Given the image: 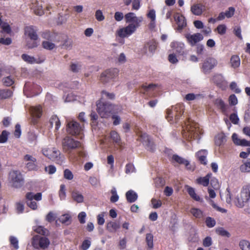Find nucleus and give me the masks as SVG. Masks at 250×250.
Masks as SVG:
<instances>
[{"mask_svg":"<svg viewBox=\"0 0 250 250\" xmlns=\"http://www.w3.org/2000/svg\"><path fill=\"white\" fill-rule=\"evenodd\" d=\"M185 125L183 126L182 134L183 137L188 141L186 145L188 147H190L192 146V141H196L198 143L201 137L202 129L197 123L189 119L185 122Z\"/></svg>","mask_w":250,"mask_h":250,"instance_id":"obj_1","label":"nucleus"},{"mask_svg":"<svg viewBox=\"0 0 250 250\" xmlns=\"http://www.w3.org/2000/svg\"><path fill=\"white\" fill-rule=\"evenodd\" d=\"M36 28L33 26H26L24 28L26 46L28 48L36 47L39 44V37Z\"/></svg>","mask_w":250,"mask_h":250,"instance_id":"obj_2","label":"nucleus"},{"mask_svg":"<svg viewBox=\"0 0 250 250\" xmlns=\"http://www.w3.org/2000/svg\"><path fill=\"white\" fill-rule=\"evenodd\" d=\"M66 121L67 132L72 135H78L82 139L83 137V125L73 120H71L68 117L66 118Z\"/></svg>","mask_w":250,"mask_h":250,"instance_id":"obj_3","label":"nucleus"},{"mask_svg":"<svg viewBox=\"0 0 250 250\" xmlns=\"http://www.w3.org/2000/svg\"><path fill=\"white\" fill-rule=\"evenodd\" d=\"M184 105L182 104H178L175 106H172L171 108L167 110V118L169 121L174 120L177 122L180 116L184 113Z\"/></svg>","mask_w":250,"mask_h":250,"instance_id":"obj_4","label":"nucleus"},{"mask_svg":"<svg viewBox=\"0 0 250 250\" xmlns=\"http://www.w3.org/2000/svg\"><path fill=\"white\" fill-rule=\"evenodd\" d=\"M8 181L12 187L18 188H21L24 183V179L19 170H12L9 173Z\"/></svg>","mask_w":250,"mask_h":250,"instance_id":"obj_5","label":"nucleus"},{"mask_svg":"<svg viewBox=\"0 0 250 250\" xmlns=\"http://www.w3.org/2000/svg\"><path fill=\"white\" fill-rule=\"evenodd\" d=\"M249 201H250V185L242 188L240 196L236 198L234 202L236 206L242 208Z\"/></svg>","mask_w":250,"mask_h":250,"instance_id":"obj_6","label":"nucleus"},{"mask_svg":"<svg viewBox=\"0 0 250 250\" xmlns=\"http://www.w3.org/2000/svg\"><path fill=\"white\" fill-rule=\"evenodd\" d=\"M113 110L112 104L107 102H103L100 100L97 103V110L102 118L108 117Z\"/></svg>","mask_w":250,"mask_h":250,"instance_id":"obj_7","label":"nucleus"},{"mask_svg":"<svg viewBox=\"0 0 250 250\" xmlns=\"http://www.w3.org/2000/svg\"><path fill=\"white\" fill-rule=\"evenodd\" d=\"M26 203L28 207L32 209L36 210L38 208L37 204L34 200L39 201L42 199V195L41 192L34 194L32 192H27L25 195Z\"/></svg>","mask_w":250,"mask_h":250,"instance_id":"obj_8","label":"nucleus"},{"mask_svg":"<svg viewBox=\"0 0 250 250\" xmlns=\"http://www.w3.org/2000/svg\"><path fill=\"white\" fill-rule=\"evenodd\" d=\"M49 244L50 241L46 237L36 235L32 238V245L35 249L45 250L48 248Z\"/></svg>","mask_w":250,"mask_h":250,"instance_id":"obj_9","label":"nucleus"},{"mask_svg":"<svg viewBox=\"0 0 250 250\" xmlns=\"http://www.w3.org/2000/svg\"><path fill=\"white\" fill-rule=\"evenodd\" d=\"M118 73L119 71L117 68L107 69L102 73L100 80L104 83L110 82L118 76Z\"/></svg>","mask_w":250,"mask_h":250,"instance_id":"obj_10","label":"nucleus"},{"mask_svg":"<svg viewBox=\"0 0 250 250\" xmlns=\"http://www.w3.org/2000/svg\"><path fill=\"white\" fill-rule=\"evenodd\" d=\"M81 145L79 141H75L73 138L66 137L62 141V146L64 149L69 150L77 148Z\"/></svg>","mask_w":250,"mask_h":250,"instance_id":"obj_11","label":"nucleus"},{"mask_svg":"<svg viewBox=\"0 0 250 250\" xmlns=\"http://www.w3.org/2000/svg\"><path fill=\"white\" fill-rule=\"evenodd\" d=\"M217 64V61L216 59L211 57L208 58L205 60L202 64V71L205 74L209 73Z\"/></svg>","mask_w":250,"mask_h":250,"instance_id":"obj_12","label":"nucleus"},{"mask_svg":"<svg viewBox=\"0 0 250 250\" xmlns=\"http://www.w3.org/2000/svg\"><path fill=\"white\" fill-rule=\"evenodd\" d=\"M185 37L187 39L188 42L191 46H193L199 42L202 41L204 37L201 33H197L193 34L189 33L186 34Z\"/></svg>","mask_w":250,"mask_h":250,"instance_id":"obj_13","label":"nucleus"},{"mask_svg":"<svg viewBox=\"0 0 250 250\" xmlns=\"http://www.w3.org/2000/svg\"><path fill=\"white\" fill-rule=\"evenodd\" d=\"M157 48V42L154 40H151L146 42L143 48V52L147 56L154 54Z\"/></svg>","mask_w":250,"mask_h":250,"instance_id":"obj_14","label":"nucleus"},{"mask_svg":"<svg viewBox=\"0 0 250 250\" xmlns=\"http://www.w3.org/2000/svg\"><path fill=\"white\" fill-rule=\"evenodd\" d=\"M22 59L25 62L30 64H40L44 62V57H38L37 58L23 54L21 55Z\"/></svg>","mask_w":250,"mask_h":250,"instance_id":"obj_15","label":"nucleus"},{"mask_svg":"<svg viewBox=\"0 0 250 250\" xmlns=\"http://www.w3.org/2000/svg\"><path fill=\"white\" fill-rule=\"evenodd\" d=\"M170 161L175 166L177 164H183L188 169L193 170L194 169V166H192L189 164L188 161L184 159L183 157H171Z\"/></svg>","mask_w":250,"mask_h":250,"instance_id":"obj_16","label":"nucleus"},{"mask_svg":"<svg viewBox=\"0 0 250 250\" xmlns=\"http://www.w3.org/2000/svg\"><path fill=\"white\" fill-rule=\"evenodd\" d=\"M141 140L143 145L147 149L151 151L154 150L155 147L151 138L146 134L141 135Z\"/></svg>","mask_w":250,"mask_h":250,"instance_id":"obj_17","label":"nucleus"},{"mask_svg":"<svg viewBox=\"0 0 250 250\" xmlns=\"http://www.w3.org/2000/svg\"><path fill=\"white\" fill-rule=\"evenodd\" d=\"M37 87H39L38 85H35L30 82H27L24 84L23 92L27 97L37 95L38 93H35L34 92V88Z\"/></svg>","mask_w":250,"mask_h":250,"instance_id":"obj_18","label":"nucleus"},{"mask_svg":"<svg viewBox=\"0 0 250 250\" xmlns=\"http://www.w3.org/2000/svg\"><path fill=\"white\" fill-rule=\"evenodd\" d=\"M174 19L178 25L177 30L181 31L187 25L186 20L185 17L179 13H176L174 16Z\"/></svg>","mask_w":250,"mask_h":250,"instance_id":"obj_19","label":"nucleus"},{"mask_svg":"<svg viewBox=\"0 0 250 250\" xmlns=\"http://www.w3.org/2000/svg\"><path fill=\"white\" fill-rule=\"evenodd\" d=\"M170 46L179 55L185 54V44L182 42H173L171 43Z\"/></svg>","mask_w":250,"mask_h":250,"instance_id":"obj_20","label":"nucleus"},{"mask_svg":"<svg viewBox=\"0 0 250 250\" xmlns=\"http://www.w3.org/2000/svg\"><path fill=\"white\" fill-rule=\"evenodd\" d=\"M29 111L33 117V122L34 124L36 123V121L34 118H39L42 116V108L40 105L36 106H31L29 108Z\"/></svg>","mask_w":250,"mask_h":250,"instance_id":"obj_21","label":"nucleus"},{"mask_svg":"<svg viewBox=\"0 0 250 250\" xmlns=\"http://www.w3.org/2000/svg\"><path fill=\"white\" fill-rule=\"evenodd\" d=\"M125 21L127 23H135L136 21H140V23L142 22L143 18L142 16L136 17L135 13L129 12L125 16Z\"/></svg>","mask_w":250,"mask_h":250,"instance_id":"obj_22","label":"nucleus"},{"mask_svg":"<svg viewBox=\"0 0 250 250\" xmlns=\"http://www.w3.org/2000/svg\"><path fill=\"white\" fill-rule=\"evenodd\" d=\"M111 139L120 149H122L123 148V143L122 142L121 137L119 134L114 130L111 131L110 133Z\"/></svg>","mask_w":250,"mask_h":250,"instance_id":"obj_23","label":"nucleus"},{"mask_svg":"<svg viewBox=\"0 0 250 250\" xmlns=\"http://www.w3.org/2000/svg\"><path fill=\"white\" fill-rule=\"evenodd\" d=\"M232 139L233 143L238 146H250V141H247L246 139H241L239 138L236 133H233L232 135Z\"/></svg>","mask_w":250,"mask_h":250,"instance_id":"obj_24","label":"nucleus"},{"mask_svg":"<svg viewBox=\"0 0 250 250\" xmlns=\"http://www.w3.org/2000/svg\"><path fill=\"white\" fill-rule=\"evenodd\" d=\"M42 152L44 156H59L61 154L60 151L55 148L45 147L42 149Z\"/></svg>","mask_w":250,"mask_h":250,"instance_id":"obj_25","label":"nucleus"},{"mask_svg":"<svg viewBox=\"0 0 250 250\" xmlns=\"http://www.w3.org/2000/svg\"><path fill=\"white\" fill-rule=\"evenodd\" d=\"M205 10V6L200 3L195 4L191 7V12L196 16L201 15Z\"/></svg>","mask_w":250,"mask_h":250,"instance_id":"obj_26","label":"nucleus"},{"mask_svg":"<svg viewBox=\"0 0 250 250\" xmlns=\"http://www.w3.org/2000/svg\"><path fill=\"white\" fill-rule=\"evenodd\" d=\"M214 104L224 114H226L227 113L229 106L221 99L218 98L216 99Z\"/></svg>","mask_w":250,"mask_h":250,"instance_id":"obj_27","label":"nucleus"},{"mask_svg":"<svg viewBox=\"0 0 250 250\" xmlns=\"http://www.w3.org/2000/svg\"><path fill=\"white\" fill-rule=\"evenodd\" d=\"M71 197L72 199L77 203H82L83 202V196L76 189L71 191Z\"/></svg>","mask_w":250,"mask_h":250,"instance_id":"obj_28","label":"nucleus"},{"mask_svg":"<svg viewBox=\"0 0 250 250\" xmlns=\"http://www.w3.org/2000/svg\"><path fill=\"white\" fill-rule=\"evenodd\" d=\"M141 25L140 21H136L135 23H129L125 28L126 32L128 33V35L130 36Z\"/></svg>","mask_w":250,"mask_h":250,"instance_id":"obj_29","label":"nucleus"},{"mask_svg":"<svg viewBox=\"0 0 250 250\" xmlns=\"http://www.w3.org/2000/svg\"><path fill=\"white\" fill-rule=\"evenodd\" d=\"M32 8L33 9L34 13L39 16H42L43 14V10L42 6L39 1H36L32 3Z\"/></svg>","mask_w":250,"mask_h":250,"instance_id":"obj_30","label":"nucleus"},{"mask_svg":"<svg viewBox=\"0 0 250 250\" xmlns=\"http://www.w3.org/2000/svg\"><path fill=\"white\" fill-rule=\"evenodd\" d=\"M212 174L211 173H208L205 177H200L197 179V182L198 184H201L205 187L207 186L211 178Z\"/></svg>","mask_w":250,"mask_h":250,"instance_id":"obj_31","label":"nucleus"},{"mask_svg":"<svg viewBox=\"0 0 250 250\" xmlns=\"http://www.w3.org/2000/svg\"><path fill=\"white\" fill-rule=\"evenodd\" d=\"M120 227L119 223L115 222H109L106 224V229L110 232H115Z\"/></svg>","mask_w":250,"mask_h":250,"instance_id":"obj_32","label":"nucleus"},{"mask_svg":"<svg viewBox=\"0 0 250 250\" xmlns=\"http://www.w3.org/2000/svg\"><path fill=\"white\" fill-rule=\"evenodd\" d=\"M126 197L128 202L133 203L137 200L138 195L133 190H130L126 193Z\"/></svg>","mask_w":250,"mask_h":250,"instance_id":"obj_33","label":"nucleus"},{"mask_svg":"<svg viewBox=\"0 0 250 250\" xmlns=\"http://www.w3.org/2000/svg\"><path fill=\"white\" fill-rule=\"evenodd\" d=\"M186 187L187 188V190L188 194L192 199L197 201H202V199L199 197V196L197 195V194L195 193V190L193 188H191L188 186H186Z\"/></svg>","mask_w":250,"mask_h":250,"instance_id":"obj_34","label":"nucleus"},{"mask_svg":"<svg viewBox=\"0 0 250 250\" xmlns=\"http://www.w3.org/2000/svg\"><path fill=\"white\" fill-rule=\"evenodd\" d=\"M226 141V136L223 133L219 134L215 138V143L216 145L221 146Z\"/></svg>","mask_w":250,"mask_h":250,"instance_id":"obj_35","label":"nucleus"},{"mask_svg":"<svg viewBox=\"0 0 250 250\" xmlns=\"http://www.w3.org/2000/svg\"><path fill=\"white\" fill-rule=\"evenodd\" d=\"M50 124L51 127L54 125L55 126V129L58 130L61 126L60 121L56 115L53 116L50 120Z\"/></svg>","mask_w":250,"mask_h":250,"instance_id":"obj_36","label":"nucleus"},{"mask_svg":"<svg viewBox=\"0 0 250 250\" xmlns=\"http://www.w3.org/2000/svg\"><path fill=\"white\" fill-rule=\"evenodd\" d=\"M34 230L37 233L44 236V237H46L49 234V230L42 226L37 227Z\"/></svg>","mask_w":250,"mask_h":250,"instance_id":"obj_37","label":"nucleus"},{"mask_svg":"<svg viewBox=\"0 0 250 250\" xmlns=\"http://www.w3.org/2000/svg\"><path fill=\"white\" fill-rule=\"evenodd\" d=\"M203 97V95L200 94H195L194 93H188L186 95L185 99L187 101H190L196 99H199Z\"/></svg>","mask_w":250,"mask_h":250,"instance_id":"obj_38","label":"nucleus"},{"mask_svg":"<svg viewBox=\"0 0 250 250\" xmlns=\"http://www.w3.org/2000/svg\"><path fill=\"white\" fill-rule=\"evenodd\" d=\"M230 63L233 68L238 67L240 64V59L239 56L237 55L232 56L230 59Z\"/></svg>","mask_w":250,"mask_h":250,"instance_id":"obj_39","label":"nucleus"},{"mask_svg":"<svg viewBox=\"0 0 250 250\" xmlns=\"http://www.w3.org/2000/svg\"><path fill=\"white\" fill-rule=\"evenodd\" d=\"M240 170L242 172H250V159L244 162L240 166Z\"/></svg>","mask_w":250,"mask_h":250,"instance_id":"obj_40","label":"nucleus"},{"mask_svg":"<svg viewBox=\"0 0 250 250\" xmlns=\"http://www.w3.org/2000/svg\"><path fill=\"white\" fill-rule=\"evenodd\" d=\"M12 91L9 89H3L0 90V98L7 99L12 95Z\"/></svg>","mask_w":250,"mask_h":250,"instance_id":"obj_41","label":"nucleus"},{"mask_svg":"<svg viewBox=\"0 0 250 250\" xmlns=\"http://www.w3.org/2000/svg\"><path fill=\"white\" fill-rule=\"evenodd\" d=\"M102 98L100 100L103 101L104 99L112 100L115 98V95L113 93H109L105 91H103L101 93Z\"/></svg>","mask_w":250,"mask_h":250,"instance_id":"obj_42","label":"nucleus"},{"mask_svg":"<svg viewBox=\"0 0 250 250\" xmlns=\"http://www.w3.org/2000/svg\"><path fill=\"white\" fill-rule=\"evenodd\" d=\"M239 247L242 250H250V242L246 240H242L239 242Z\"/></svg>","mask_w":250,"mask_h":250,"instance_id":"obj_43","label":"nucleus"},{"mask_svg":"<svg viewBox=\"0 0 250 250\" xmlns=\"http://www.w3.org/2000/svg\"><path fill=\"white\" fill-rule=\"evenodd\" d=\"M157 86V85L153 83H150L148 85L143 84L142 86V89L141 90L142 92L145 93L154 89Z\"/></svg>","mask_w":250,"mask_h":250,"instance_id":"obj_44","label":"nucleus"},{"mask_svg":"<svg viewBox=\"0 0 250 250\" xmlns=\"http://www.w3.org/2000/svg\"><path fill=\"white\" fill-rule=\"evenodd\" d=\"M82 66L80 62H72L70 65V69L73 72L77 73L82 69Z\"/></svg>","mask_w":250,"mask_h":250,"instance_id":"obj_45","label":"nucleus"},{"mask_svg":"<svg viewBox=\"0 0 250 250\" xmlns=\"http://www.w3.org/2000/svg\"><path fill=\"white\" fill-rule=\"evenodd\" d=\"M2 82L4 85L10 86L14 83V81L11 76H9L3 78L2 79Z\"/></svg>","mask_w":250,"mask_h":250,"instance_id":"obj_46","label":"nucleus"},{"mask_svg":"<svg viewBox=\"0 0 250 250\" xmlns=\"http://www.w3.org/2000/svg\"><path fill=\"white\" fill-rule=\"evenodd\" d=\"M146 242L147 243V245L148 247L150 249H152L153 247V236L152 234L151 233H147L146 235Z\"/></svg>","mask_w":250,"mask_h":250,"instance_id":"obj_47","label":"nucleus"},{"mask_svg":"<svg viewBox=\"0 0 250 250\" xmlns=\"http://www.w3.org/2000/svg\"><path fill=\"white\" fill-rule=\"evenodd\" d=\"M26 161H29L26 164V167L28 170H32L36 168V166L31 157H27Z\"/></svg>","mask_w":250,"mask_h":250,"instance_id":"obj_48","label":"nucleus"},{"mask_svg":"<svg viewBox=\"0 0 250 250\" xmlns=\"http://www.w3.org/2000/svg\"><path fill=\"white\" fill-rule=\"evenodd\" d=\"M229 119L231 123L234 125H237L239 122V118L237 115V111L230 115Z\"/></svg>","mask_w":250,"mask_h":250,"instance_id":"obj_49","label":"nucleus"},{"mask_svg":"<svg viewBox=\"0 0 250 250\" xmlns=\"http://www.w3.org/2000/svg\"><path fill=\"white\" fill-rule=\"evenodd\" d=\"M60 221L62 224H69L70 223V216L68 214H65L61 216Z\"/></svg>","mask_w":250,"mask_h":250,"instance_id":"obj_50","label":"nucleus"},{"mask_svg":"<svg viewBox=\"0 0 250 250\" xmlns=\"http://www.w3.org/2000/svg\"><path fill=\"white\" fill-rule=\"evenodd\" d=\"M42 47L47 50H52L53 49L55 46V45L54 43L50 42L49 41H44L42 43Z\"/></svg>","mask_w":250,"mask_h":250,"instance_id":"obj_51","label":"nucleus"},{"mask_svg":"<svg viewBox=\"0 0 250 250\" xmlns=\"http://www.w3.org/2000/svg\"><path fill=\"white\" fill-rule=\"evenodd\" d=\"M190 212L196 218H201L203 216L202 211L198 208H192Z\"/></svg>","mask_w":250,"mask_h":250,"instance_id":"obj_52","label":"nucleus"},{"mask_svg":"<svg viewBox=\"0 0 250 250\" xmlns=\"http://www.w3.org/2000/svg\"><path fill=\"white\" fill-rule=\"evenodd\" d=\"M164 154L167 156H179L177 154L174 153L173 150L168 147H165L163 150Z\"/></svg>","mask_w":250,"mask_h":250,"instance_id":"obj_53","label":"nucleus"},{"mask_svg":"<svg viewBox=\"0 0 250 250\" xmlns=\"http://www.w3.org/2000/svg\"><path fill=\"white\" fill-rule=\"evenodd\" d=\"M205 222H206L207 226L208 228H212L216 224V222H215V220L210 217H207Z\"/></svg>","mask_w":250,"mask_h":250,"instance_id":"obj_54","label":"nucleus"},{"mask_svg":"<svg viewBox=\"0 0 250 250\" xmlns=\"http://www.w3.org/2000/svg\"><path fill=\"white\" fill-rule=\"evenodd\" d=\"M216 232L218 234H219L222 236H226L227 237H229L230 236V233L228 231L222 228H220L217 229Z\"/></svg>","mask_w":250,"mask_h":250,"instance_id":"obj_55","label":"nucleus"},{"mask_svg":"<svg viewBox=\"0 0 250 250\" xmlns=\"http://www.w3.org/2000/svg\"><path fill=\"white\" fill-rule=\"evenodd\" d=\"M8 133L6 130L2 131L0 135V143H5L8 139Z\"/></svg>","mask_w":250,"mask_h":250,"instance_id":"obj_56","label":"nucleus"},{"mask_svg":"<svg viewBox=\"0 0 250 250\" xmlns=\"http://www.w3.org/2000/svg\"><path fill=\"white\" fill-rule=\"evenodd\" d=\"M229 102L230 105H235L238 103V100L234 94H231L229 98Z\"/></svg>","mask_w":250,"mask_h":250,"instance_id":"obj_57","label":"nucleus"},{"mask_svg":"<svg viewBox=\"0 0 250 250\" xmlns=\"http://www.w3.org/2000/svg\"><path fill=\"white\" fill-rule=\"evenodd\" d=\"M117 35L121 38H125L128 36V33L126 32L125 28H122L117 31Z\"/></svg>","mask_w":250,"mask_h":250,"instance_id":"obj_58","label":"nucleus"},{"mask_svg":"<svg viewBox=\"0 0 250 250\" xmlns=\"http://www.w3.org/2000/svg\"><path fill=\"white\" fill-rule=\"evenodd\" d=\"M210 185L214 189H217L219 188V183L218 179L215 177H211Z\"/></svg>","mask_w":250,"mask_h":250,"instance_id":"obj_59","label":"nucleus"},{"mask_svg":"<svg viewBox=\"0 0 250 250\" xmlns=\"http://www.w3.org/2000/svg\"><path fill=\"white\" fill-rule=\"evenodd\" d=\"M95 18L99 21H101L104 20V17L103 15V12L101 10H97L95 12Z\"/></svg>","mask_w":250,"mask_h":250,"instance_id":"obj_60","label":"nucleus"},{"mask_svg":"<svg viewBox=\"0 0 250 250\" xmlns=\"http://www.w3.org/2000/svg\"><path fill=\"white\" fill-rule=\"evenodd\" d=\"M229 87L231 90L234 91L236 93H240L241 92V89L237 86V83L235 82L230 83Z\"/></svg>","mask_w":250,"mask_h":250,"instance_id":"obj_61","label":"nucleus"},{"mask_svg":"<svg viewBox=\"0 0 250 250\" xmlns=\"http://www.w3.org/2000/svg\"><path fill=\"white\" fill-rule=\"evenodd\" d=\"M216 29L218 34L224 35L226 32L227 27L225 24H220L217 26Z\"/></svg>","mask_w":250,"mask_h":250,"instance_id":"obj_62","label":"nucleus"},{"mask_svg":"<svg viewBox=\"0 0 250 250\" xmlns=\"http://www.w3.org/2000/svg\"><path fill=\"white\" fill-rule=\"evenodd\" d=\"M59 196L61 200H63L66 196L65 186L64 185H61L60 186V189L59 191Z\"/></svg>","mask_w":250,"mask_h":250,"instance_id":"obj_63","label":"nucleus"},{"mask_svg":"<svg viewBox=\"0 0 250 250\" xmlns=\"http://www.w3.org/2000/svg\"><path fill=\"white\" fill-rule=\"evenodd\" d=\"M155 183L156 187H161L164 186L165 182L163 178L157 177L155 179Z\"/></svg>","mask_w":250,"mask_h":250,"instance_id":"obj_64","label":"nucleus"}]
</instances>
